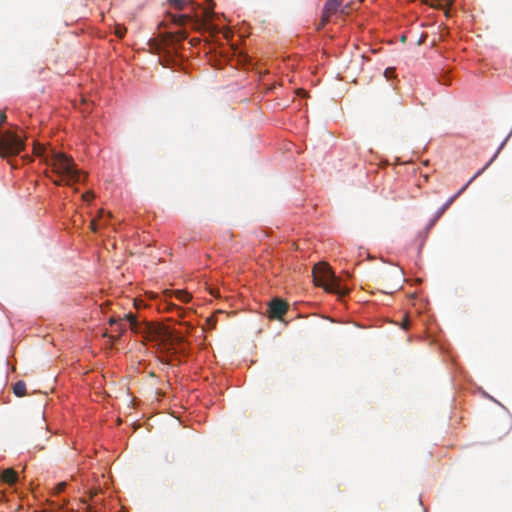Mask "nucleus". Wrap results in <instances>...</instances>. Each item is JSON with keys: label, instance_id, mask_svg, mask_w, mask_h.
Masks as SVG:
<instances>
[{"label": "nucleus", "instance_id": "f257e3e1", "mask_svg": "<svg viewBox=\"0 0 512 512\" xmlns=\"http://www.w3.org/2000/svg\"><path fill=\"white\" fill-rule=\"evenodd\" d=\"M130 328L134 333L141 334L143 338L154 344V346L168 348L169 346L180 345L183 343L182 336H174L165 326L150 322H139L136 316L128 313Z\"/></svg>", "mask_w": 512, "mask_h": 512}, {"label": "nucleus", "instance_id": "f03ea898", "mask_svg": "<svg viewBox=\"0 0 512 512\" xmlns=\"http://www.w3.org/2000/svg\"><path fill=\"white\" fill-rule=\"evenodd\" d=\"M45 162L50 165L53 172L60 177V180L53 181L55 185L59 186L63 182L66 185H73L84 181L86 177L82 171L76 168L73 159L62 152L50 150V155H47Z\"/></svg>", "mask_w": 512, "mask_h": 512}, {"label": "nucleus", "instance_id": "7ed1b4c3", "mask_svg": "<svg viewBox=\"0 0 512 512\" xmlns=\"http://www.w3.org/2000/svg\"><path fill=\"white\" fill-rule=\"evenodd\" d=\"M312 275L316 286L323 287L328 292L340 295L348 293L347 290L341 289L338 278L327 263L320 262L316 264L313 268Z\"/></svg>", "mask_w": 512, "mask_h": 512}, {"label": "nucleus", "instance_id": "20e7f679", "mask_svg": "<svg viewBox=\"0 0 512 512\" xmlns=\"http://www.w3.org/2000/svg\"><path fill=\"white\" fill-rule=\"evenodd\" d=\"M24 141L15 132L8 130L0 133V156L8 157L19 154L24 149Z\"/></svg>", "mask_w": 512, "mask_h": 512}, {"label": "nucleus", "instance_id": "39448f33", "mask_svg": "<svg viewBox=\"0 0 512 512\" xmlns=\"http://www.w3.org/2000/svg\"><path fill=\"white\" fill-rule=\"evenodd\" d=\"M343 0H327L325 2L319 28H323L331 19L332 16L340 14V8Z\"/></svg>", "mask_w": 512, "mask_h": 512}, {"label": "nucleus", "instance_id": "423d86ee", "mask_svg": "<svg viewBox=\"0 0 512 512\" xmlns=\"http://www.w3.org/2000/svg\"><path fill=\"white\" fill-rule=\"evenodd\" d=\"M288 310V304L279 298L271 300L268 306V317L271 319H281Z\"/></svg>", "mask_w": 512, "mask_h": 512}, {"label": "nucleus", "instance_id": "0eeeda50", "mask_svg": "<svg viewBox=\"0 0 512 512\" xmlns=\"http://www.w3.org/2000/svg\"><path fill=\"white\" fill-rule=\"evenodd\" d=\"M170 19L173 23L183 26L186 23L192 21L194 24H197L198 21H194L193 17L187 14H171Z\"/></svg>", "mask_w": 512, "mask_h": 512}, {"label": "nucleus", "instance_id": "6e6552de", "mask_svg": "<svg viewBox=\"0 0 512 512\" xmlns=\"http://www.w3.org/2000/svg\"><path fill=\"white\" fill-rule=\"evenodd\" d=\"M1 478L5 483L13 485L17 482L18 476L17 472L14 469L7 468L3 470Z\"/></svg>", "mask_w": 512, "mask_h": 512}, {"label": "nucleus", "instance_id": "1a4fd4ad", "mask_svg": "<svg viewBox=\"0 0 512 512\" xmlns=\"http://www.w3.org/2000/svg\"><path fill=\"white\" fill-rule=\"evenodd\" d=\"M13 392L17 397L26 395V384L24 381H18L13 386Z\"/></svg>", "mask_w": 512, "mask_h": 512}, {"label": "nucleus", "instance_id": "9d476101", "mask_svg": "<svg viewBox=\"0 0 512 512\" xmlns=\"http://www.w3.org/2000/svg\"><path fill=\"white\" fill-rule=\"evenodd\" d=\"M187 32L185 30H179L175 33H171V41L172 42H179L181 40L186 39Z\"/></svg>", "mask_w": 512, "mask_h": 512}, {"label": "nucleus", "instance_id": "9b49d317", "mask_svg": "<svg viewBox=\"0 0 512 512\" xmlns=\"http://www.w3.org/2000/svg\"><path fill=\"white\" fill-rule=\"evenodd\" d=\"M354 3L353 2H348L346 4H342L341 8H340V15L342 16H345V15H349L351 13L352 10H354Z\"/></svg>", "mask_w": 512, "mask_h": 512}, {"label": "nucleus", "instance_id": "f8f14e48", "mask_svg": "<svg viewBox=\"0 0 512 512\" xmlns=\"http://www.w3.org/2000/svg\"><path fill=\"white\" fill-rule=\"evenodd\" d=\"M175 295H176L177 299H179L180 301H182L184 303L189 302L190 299H191L190 294L188 292H186V291H183V290L175 291Z\"/></svg>", "mask_w": 512, "mask_h": 512}, {"label": "nucleus", "instance_id": "ddd939ff", "mask_svg": "<svg viewBox=\"0 0 512 512\" xmlns=\"http://www.w3.org/2000/svg\"><path fill=\"white\" fill-rule=\"evenodd\" d=\"M34 153L38 156H43L44 160L46 159L47 155H50V152L46 154V147L42 144H37L34 146Z\"/></svg>", "mask_w": 512, "mask_h": 512}, {"label": "nucleus", "instance_id": "4468645a", "mask_svg": "<svg viewBox=\"0 0 512 512\" xmlns=\"http://www.w3.org/2000/svg\"><path fill=\"white\" fill-rule=\"evenodd\" d=\"M168 2L177 10H183L188 4V0H168Z\"/></svg>", "mask_w": 512, "mask_h": 512}, {"label": "nucleus", "instance_id": "2eb2a0df", "mask_svg": "<svg viewBox=\"0 0 512 512\" xmlns=\"http://www.w3.org/2000/svg\"><path fill=\"white\" fill-rule=\"evenodd\" d=\"M126 31L127 29L122 26V25H116L115 26V35L118 37V38H123L124 35L126 34Z\"/></svg>", "mask_w": 512, "mask_h": 512}, {"label": "nucleus", "instance_id": "dca6fc26", "mask_svg": "<svg viewBox=\"0 0 512 512\" xmlns=\"http://www.w3.org/2000/svg\"><path fill=\"white\" fill-rule=\"evenodd\" d=\"M445 213V211L440 207L437 212L435 213V216L434 218L431 220L430 222V226H433L440 218L441 216Z\"/></svg>", "mask_w": 512, "mask_h": 512}, {"label": "nucleus", "instance_id": "f3484780", "mask_svg": "<svg viewBox=\"0 0 512 512\" xmlns=\"http://www.w3.org/2000/svg\"><path fill=\"white\" fill-rule=\"evenodd\" d=\"M115 326H116L115 331L118 333V337H119L125 331V324L122 321H119V323L116 324Z\"/></svg>", "mask_w": 512, "mask_h": 512}, {"label": "nucleus", "instance_id": "a211bd4d", "mask_svg": "<svg viewBox=\"0 0 512 512\" xmlns=\"http://www.w3.org/2000/svg\"><path fill=\"white\" fill-rule=\"evenodd\" d=\"M206 325H207L210 329L215 328V326H216V318H215L214 316L208 317V318L206 319Z\"/></svg>", "mask_w": 512, "mask_h": 512}, {"label": "nucleus", "instance_id": "6ab92c4d", "mask_svg": "<svg viewBox=\"0 0 512 512\" xmlns=\"http://www.w3.org/2000/svg\"><path fill=\"white\" fill-rule=\"evenodd\" d=\"M67 486V483L66 482H59L56 487H55V493L56 494H59L61 492L64 491V489L66 488Z\"/></svg>", "mask_w": 512, "mask_h": 512}, {"label": "nucleus", "instance_id": "aec40b11", "mask_svg": "<svg viewBox=\"0 0 512 512\" xmlns=\"http://www.w3.org/2000/svg\"><path fill=\"white\" fill-rule=\"evenodd\" d=\"M127 315H128V314H126V315L124 316V318H120V319H116V318H114V317H111V318L109 319V324H110L111 326H112V325H116V324H118V323H119V321H123L124 319H126V320L130 323V321H129V320H128V318H127Z\"/></svg>", "mask_w": 512, "mask_h": 512}, {"label": "nucleus", "instance_id": "412c9836", "mask_svg": "<svg viewBox=\"0 0 512 512\" xmlns=\"http://www.w3.org/2000/svg\"><path fill=\"white\" fill-rule=\"evenodd\" d=\"M462 191L463 189H461L458 193L450 197L445 203L450 206L456 200V198L462 193Z\"/></svg>", "mask_w": 512, "mask_h": 512}, {"label": "nucleus", "instance_id": "4be33fe9", "mask_svg": "<svg viewBox=\"0 0 512 512\" xmlns=\"http://www.w3.org/2000/svg\"><path fill=\"white\" fill-rule=\"evenodd\" d=\"M90 226H91V229H92V231H93V232H97V231H98V228H99V227H98V220H97V219H93V220L91 221Z\"/></svg>", "mask_w": 512, "mask_h": 512}, {"label": "nucleus", "instance_id": "5701e85b", "mask_svg": "<svg viewBox=\"0 0 512 512\" xmlns=\"http://www.w3.org/2000/svg\"><path fill=\"white\" fill-rule=\"evenodd\" d=\"M93 197H94V195H93V193H92V192H86L85 194H83V198H84V200H86V201L91 200Z\"/></svg>", "mask_w": 512, "mask_h": 512}, {"label": "nucleus", "instance_id": "b1692460", "mask_svg": "<svg viewBox=\"0 0 512 512\" xmlns=\"http://www.w3.org/2000/svg\"><path fill=\"white\" fill-rule=\"evenodd\" d=\"M86 510L88 512H98L96 505H87Z\"/></svg>", "mask_w": 512, "mask_h": 512}, {"label": "nucleus", "instance_id": "393cba45", "mask_svg": "<svg viewBox=\"0 0 512 512\" xmlns=\"http://www.w3.org/2000/svg\"><path fill=\"white\" fill-rule=\"evenodd\" d=\"M6 120V115L4 112L0 111V125L3 124Z\"/></svg>", "mask_w": 512, "mask_h": 512}, {"label": "nucleus", "instance_id": "a878e982", "mask_svg": "<svg viewBox=\"0 0 512 512\" xmlns=\"http://www.w3.org/2000/svg\"><path fill=\"white\" fill-rule=\"evenodd\" d=\"M488 165H489V163H488V164H487V165H486L482 170L478 171V172H477V173L472 177L471 181H472V180H474L478 175H480V174H481V173L486 169V167H487Z\"/></svg>", "mask_w": 512, "mask_h": 512}, {"label": "nucleus", "instance_id": "bb28decb", "mask_svg": "<svg viewBox=\"0 0 512 512\" xmlns=\"http://www.w3.org/2000/svg\"><path fill=\"white\" fill-rule=\"evenodd\" d=\"M408 326H409V321H408V319H405V320L403 321V323H402V327H403L404 329H407V328H408Z\"/></svg>", "mask_w": 512, "mask_h": 512}, {"label": "nucleus", "instance_id": "cd10ccee", "mask_svg": "<svg viewBox=\"0 0 512 512\" xmlns=\"http://www.w3.org/2000/svg\"><path fill=\"white\" fill-rule=\"evenodd\" d=\"M97 495V490L90 492V499L92 500Z\"/></svg>", "mask_w": 512, "mask_h": 512}, {"label": "nucleus", "instance_id": "c85d7f7f", "mask_svg": "<svg viewBox=\"0 0 512 512\" xmlns=\"http://www.w3.org/2000/svg\"><path fill=\"white\" fill-rule=\"evenodd\" d=\"M104 215H105L104 210H100L99 215H98L99 219H102L104 217Z\"/></svg>", "mask_w": 512, "mask_h": 512}, {"label": "nucleus", "instance_id": "c756f323", "mask_svg": "<svg viewBox=\"0 0 512 512\" xmlns=\"http://www.w3.org/2000/svg\"><path fill=\"white\" fill-rule=\"evenodd\" d=\"M450 206L447 205L446 203H444L441 208L446 212V210L449 208Z\"/></svg>", "mask_w": 512, "mask_h": 512}, {"label": "nucleus", "instance_id": "7c9ffc66", "mask_svg": "<svg viewBox=\"0 0 512 512\" xmlns=\"http://www.w3.org/2000/svg\"><path fill=\"white\" fill-rule=\"evenodd\" d=\"M450 206L447 205L446 203H444L441 208L446 212V210L449 208Z\"/></svg>", "mask_w": 512, "mask_h": 512}, {"label": "nucleus", "instance_id": "2f4dec72", "mask_svg": "<svg viewBox=\"0 0 512 512\" xmlns=\"http://www.w3.org/2000/svg\"><path fill=\"white\" fill-rule=\"evenodd\" d=\"M390 73H392V71H390V69H387V70L385 71V76H386V77H388V75H390Z\"/></svg>", "mask_w": 512, "mask_h": 512}, {"label": "nucleus", "instance_id": "473e14b6", "mask_svg": "<svg viewBox=\"0 0 512 512\" xmlns=\"http://www.w3.org/2000/svg\"><path fill=\"white\" fill-rule=\"evenodd\" d=\"M470 182H471V180L469 182H467V184H465V186L462 189L464 190L466 187H468V185H470Z\"/></svg>", "mask_w": 512, "mask_h": 512}, {"label": "nucleus", "instance_id": "72a5a7b5", "mask_svg": "<svg viewBox=\"0 0 512 512\" xmlns=\"http://www.w3.org/2000/svg\"><path fill=\"white\" fill-rule=\"evenodd\" d=\"M470 182H471V180L469 182H467V184H465V186L462 189L464 190L466 187H468V185H470Z\"/></svg>", "mask_w": 512, "mask_h": 512}, {"label": "nucleus", "instance_id": "f704fd0d", "mask_svg": "<svg viewBox=\"0 0 512 512\" xmlns=\"http://www.w3.org/2000/svg\"><path fill=\"white\" fill-rule=\"evenodd\" d=\"M196 42H198V40H197V39H193V40H192V43H193V44H194V43H196Z\"/></svg>", "mask_w": 512, "mask_h": 512}, {"label": "nucleus", "instance_id": "c9c22d12", "mask_svg": "<svg viewBox=\"0 0 512 512\" xmlns=\"http://www.w3.org/2000/svg\"><path fill=\"white\" fill-rule=\"evenodd\" d=\"M81 502L84 504L87 503V501L85 499H82Z\"/></svg>", "mask_w": 512, "mask_h": 512}, {"label": "nucleus", "instance_id": "e433bc0d", "mask_svg": "<svg viewBox=\"0 0 512 512\" xmlns=\"http://www.w3.org/2000/svg\"><path fill=\"white\" fill-rule=\"evenodd\" d=\"M70 512H78V511H75V510H71Z\"/></svg>", "mask_w": 512, "mask_h": 512}]
</instances>
